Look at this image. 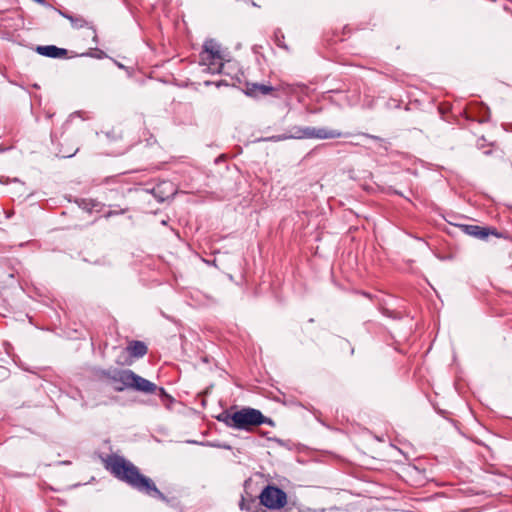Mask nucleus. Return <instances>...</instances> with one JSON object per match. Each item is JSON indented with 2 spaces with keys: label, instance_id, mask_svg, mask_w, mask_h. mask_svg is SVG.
Segmentation results:
<instances>
[{
  "label": "nucleus",
  "instance_id": "obj_1",
  "mask_svg": "<svg viewBox=\"0 0 512 512\" xmlns=\"http://www.w3.org/2000/svg\"><path fill=\"white\" fill-rule=\"evenodd\" d=\"M102 461L104 468L117 480L143 495L164 502L177 512L185 511L186 507L178 496L161 492L152 478L143 474L139 467L124 456L110 454L106 458H102Z\"/></svg>",
  "mask_w": 512,
  "mask_h": 512
},
{
  "label": "nucleus",
  "instance_id": "obj_2",
  "mask_svg": "<svg viewBox=\"0 0 512 512\" xmlns=\"http://www.w3.org/2000/svg\"><path fill=\"white\" fill-rule=\"evenodd\" d=\"M96 136L100 144L106 146L108 153L111 155L123 154L136 145H143L144 148L153 151L163 148L150 130H142L137 141H133V138L130 139L128 135L124 134L123 130H100L96 131Z\"/></svg>",
  "mask_w": 512,
  "mask_h": 512
},
{
  "label": "nucleus",
  "instance_id": "obj_3",
  "mask_svg": "<svg viewBox=\"0 0 512 512\" xmlns=\"http://www.w3.org/2000/svg\"><path fill=\"white\" fill-rule=\"evenodd\" d=\"M350 136H354L357 139L355 142L351 141V144L361 145L379 153H381V151H388L390 146V142L387 139L367 133L352 135L350 132L341 130H296L294 134L290 133V139H334L347 138Z\"/></svg>",
  "mask_w": 512,
  "mask_h": 512
},
{
  "label": "nucleus",
  "instance_id": "obj_4",
  "mask_svg": "<svg viewBox=\"0 0 512 512\" xmlns=\"http://www.w3.org/2000/svg\"><path fill=\"white\" fill-rule=\"evenodd\" d=\"M214 417L229 428L252 431L257 427L259 410L252 407L238 408V406L233 405Z\"/></svg>",
  "mask_w": 512,
  "mask_h": 512
},
{
  "label": "nucleus",
  "instance_id": "obj_5",
  "mask_svg": "<svg viewBox=\"0 0 512 512\" xmlns=\"http://www.w3.org/2000/svg\"><path fill=\"white\" fill-rule=\"evenodd\" d=\"M266 482L257 496L259 503L254 512H287L288 494L276 484Z\"/></svg>",
  "mask_w": 512,
  "mask_h": 512
},
{
  "label": "nucleus",
  "instance_id": "obj_6",
  "mask_svg": "<svg viewBox=\"0 0 512 512\" xmlns=\"http://www.w3.org/2000/svg\"><path fill=\"white\" fill-rule=\"evenodd\" d=\"M92 374L100 380L106 379L114 383L113 389L116 392H123L125 390L133 391L139 377V374L131 369L120 368L104 369L94 367Z\"/></svg>",
  "mask_w": 512,
  "mask_h": 512
},
{
  "label": "nucleus",
  "instance_id": "obj_7",
  "mask_svg": "<svg viewBox=\"0 0 512 512\" xmlns=\"http://www.w3.org/2000/svg\"><path fill=\"white\" fill-rule=\"evenodd\" d=\"M50 139L56 156L60 158L73 157L79 150L78 141L71 130H51Z\"/></svg>",
  "mask_w": 512,
  "mask_h": 512
},
{
  "label": "nucleus",
  "instance_id": "obj_8",
  "mask_svg": "<svg viewBox=\"0 0 512 512\" xmlns=\"http://www.w3.org/2000/svg\"><path fill=\"white\" fill-rule=\"evenodd\" d=\"M200 64L207 66L210 73H221L223 68V56L220 45L214 39H208L203 44L199 54Z\"/></svg>",
  "mask_w": 512,
  "mask_h": 512
},
{
  "label": "nucleus",
  "instance_id": "obj_9",
  "mask_svg": "<svg viewBox=\"0 0 512 512\" xmlns=\"http://www.w3.org/2000/svg\"><path fill=\"white\" fill-rule=\"evenodd\" d=\"M133 392H137L142 395L157 396L161 404L168 410H172V407L176 402V399L171 394H169L164 387L158 386L154 382L142 377L141 375L138 377Z\"/></svg>",
  "mask_w": 512,
  "mask_h": 512
},
{
  "label": "nucleus",
  "instance_id": "obj_10",
  "mask_svg": "<svg viewBox=\"0 0 512 512\" xmlns=\"http://www.w3.org/2000/svg\"><path fill=\"white\" fill-rule=\"evenodd\" d=\"M464 234L482 241H488L490 236L503 238L512 241L511 236L506 231H499L494 226H480L476 224H458L456 225Z\"/></svg>",
  "mask_w": 512,
  "mask_h": 512
},
{
  "label": "nucleus",
  "instance_id": "obj_11",
  "mask_svg": "<svg viewBox=\"0 0 512 512\" xmlns=\"http://www.w3.org/2000/svg\"><path fill=\"white\" fill-rule=\"evenodd\" d=\"M113 195L120 196V199L123 200L124 199V189L122 187L117 188V189H109L105 193V202H102V205H103V208L106 206L109 208V210L103 214V217H105L106 219L113 217V216L125 214L126 212L129 211V207L126 204L121 203V202L110 201L109 196H113Z\"/></svg>",
  "mask_w": 512,
  "mask_h": 512
},
{
  "label": "nucleus",
  "instance_id": "obj_12",
  "mask_svg": "<svg viewBox=\"0 0 512 512\" xmlns=\"http://www.w3.org/2000/svg\"><path fill=\"white\" fill-rule=\"evenodd\" d=\"M149 192L159 203L173 200L176 193L173 184L169 181H162L156 184Z\"/></svg>",
  "mask_w": 512,
  "mask_h": 512
},
{
  "label": "nucleus",
  "instance_id": "obj_13",
  "mask_svg": "<svg viewBox=\"0 0 512 512\" xmlns=\"http://www.w3.org/2000/svg\"><path fill=\"white\" fill-rule=\"evenodd\" d=\"M59 13L62 17L66 18L67 20L70 21L73 28L81 29V28L87 27V28L91 29L94 32L93 40L95 42H97L96 29H95V26L91 22L87 21L81 15H74V14H70L66 11H61V10L59 11Z\"/></svg>",
  "mask_w": 512,
  "mask_h": 512
},
{
  "label": "nucleus",
  "instance_id": "obj_14",
  "mask_svg": "<svg viewBox=\"0 0 512 512\" xmlns=\"http://www.w3.org/2000/svg\"><path fill=\"white\" fill-rule=\"evenodd\" d=\"M69 202H74L83 211L91 213L92 211L101 212L103 210L102 202L91 198H79L69 196Z\"/></svg>",
  "mask_w": 512,
  "mask_h": 512
},
{
  "label": "nucleus",
  "instance_id": "obj_15",
  "mask_svg": "<svg viewBox=\"0 0 512 512\" xmlns=\"http://www.w3.org/2000/svg\"><path fill=\"white\" fill-rule=\"evenodd\" d=\"M124 353H130V357L139 360L148 353V345L141 340H128Z\"/></svg>",
  "mask_w": 512,
  "mask_h": 512
},
{
  "label": "nucleus",
  "instance_id": "obj_16",
  "mask_svg": "<svg viewBox=\"0 0 512 512\" xmlns=\"http://www.w3.org/2000/svg\"><path fill=\"white\" fill-rule=\"evenodd\" d=\"M267 479L265 478V475L261 472H256L252 477L247 478L243 483V490L244 492H251L253 494H257V492H260V489L266 482Z\"/></svg>",
  "mask_w": 512,
  "mask_h": 512
},
{
  "label": "nucleus",
  "instance_id": "obj_17",
  "mask_svg": "<svg viewBox=\"0 0 512 512\" xmlns=\"http://www.w3.org/2000/svg\"><path fill=\"white\" fill-rule=\"evenodd\" d=\"M36 52L49 58H64L68 54L67 49L59 48L55 45L37 46Z\"/></svg>",
  "mask_w": 512,
  "mask_h": 512
},
{
  "label": "nucleus",
  "instance_id": "obj_18",
  "mask_svg": "<svg viewBox=\"0 0 512 512\" xmlns=\"http://www.w3.org/2000/svg\"><path fill=\"white\" fill-rule=\"evenodd\" d=\"M476 136H477L476 147L479 150H482L483 154H485L487 156L491 155L493 148L497 147V142L495 140L488 139L483 135H481V136L476 135Z\"/></svg>",
  "mask_w": 512,
  "mask_h": 512
},
{
  "label": "nucleus",
  "instance_id": "obj_19",
  "mask_svg": "<svg viewBox=\"0 0 512 512\" xmlns=\"http://www.w3.org/2000/svg\"><path fill=\"white\" fill-rule=\"evenodd\" d=\"M258 494H253L249 491L241 494L240 501L238 503L240 510L242 511H251L252 504L256 502L258 499Z\"/></svg>",
  "mask_w": 512,
  "mask_h": 512
},
{
  "label": "nucleus",
  "instance_id": "obj_20",
  "mask_svg": "<svg viewBox=\"0 0 512 512\" xmlns=\"http://www.w3.org/2000/svg\"><path fill=\"white\" fill-rule=\"evenodd\" d=\"M273 90V87L265 84L254 83L251 86H247L246 94L249 96L267 95Z\"/></svg>",
  "mask_w": 512,
  "mask_h": 512
},
{
  "label": "nucleus",
  "instance_id": "obj_21",
  "mask_svg": "<svg viewBox=\"0 0 512 512\" xmlns=\"http://www.w3.org/2000/svg\"><path fill=\"white\" fill-rule=\"evenodd\" d=\"M272 41L279 48L284 49V50L287 49V45L285 43V35L280 28L274 29L273 35H272Z\"/></svg>",
  "mask_w": 512,
  "mask_h": 512
},
{
  "label": "nucleus",
  "instance_id": "obj_22",
  "mask_svg": "<svg viewBox=\"0 0 512 512\" xmlns=\"http://www.w3.org/2000/svg\"><path fill=\"white\" fill-rule=\"evenodd\" d=\"M188 443L192 444H200L202 446L214 447L219 449L231 450L232 446L225 442H220L218 440L215 441H205V442H197V441H188Z\"/></svg>",
  "mask_w": 512,
  "mask_h": 512
},
{
  "label": "nucleus",
  "instance_id": "obj_23",
  "mask_svg": "<svg viewBox=\"0 0 512 512\" xmlns=\"http://www.w3.org/2000/svg\"><path fill=\"white\" fill-rule=\"evenodd\" d=\"M137 359L130 357V353H124L122 351L121 355L116 360V363L120 366H131Z\"/></svg>",
  "mask_w": 512,
  "mask_h": 512
},
{
  "label": "nucleus",
  "instance_id": "obj_24",
  "mask_svg": "<svg viewBox=\"0 0 512 512\" xmlns=\"http://www.w3.org/2000/svg\"><path fill=\"white\" fill-rule=\"evenodd\" d=\"M285 139H288V135L286 133H284L282 135H277V136L258 137V138H255L252 142L280 141V140H285Z\"/></svg>",
  "mask_w": 512,
  "mask_h": 512
},
{
  "label": "nucleus",
  "instance_id": "obj_25",
  "mask_svg": "<svg viewBox=\"0 0 512 512\" xmlns=\"http://www.w3.org/2000/svg\"><path fill=\"white\" fill-rule=\"evenodd\" d=\"M266 424L269 426H275V422L272 418L265 416L260 410H259V417L257 422V427H260L261 425Z\"/></svg>",
  "mask_w": 512,
  "mask_h": 512
},
{
  "label": "nucleus",
  "instance_id": "obj_26",
  "mask_svg": "<svg viewBox=\"0 0 512 512\" xmlns=\"http://www.w3.org/2000/svg\"><path fill=\"white\" fill-rule=\"evenodd\" d=\"M138 403L152 408H158L160 405V403L155 398L141 399L138 401Z\"/></svg>",
  "mask_w": 512,
  "mask_h": 512
},
{
  "label": "nucleus",
  "instance_id": "obj_27",
  "mask_svg": "<svg viewBox=\"0 0 512 512\" xmlns=\"http://www.w3.org/2000/svg\"><path fill=\"white\" fill-rule=\"evenodd\" d=\"M290 512H315V510H312L310 508L301 509L296 502H292L290 500Z\"/></svg>",
  "mask_w": 512,
  "mask_h": 512
},
{
  "label": "nucleus",
  "instance_id": "obj_28",
  "mask_svg": "<svg viewBox=\"0 0 512 512\" xmlns=\"http://www.w3.org/2000/svg\"><path fill=\"white\" fill-rule=\"evenodd\" d=\"M10 375V370L4 366H0V381L8 378Z\"/></svg>",
  "mask_w": 512,
  "mask_h": 512
},
{
  "label": "nucleus",
  "instance_id": "obj_29",
  "mask_svg": "<svg viewBox=\"0 0 512 512\" xmlns=\"http://www.w3.org/2000/svg\"><path fill=\"white\" fill-rule=\"evenodd\" d=\"M109 199H110V201H112V202H121V203H123V202H124V199H123V200H121V199H120V196H117V195L109 196Z\"/></svg>",
  "mask_w": 512,
  "mask_h": 512
},
{
  "label": "nucleus",
  "instance_id": "obj_30",
  "mask_svg": "<svg viewBox=\"0 0 512 512\" xmlns=\"http://www.w3.org/2000/svg\"><path fill=\"white\" fill-rule=\"evenodd\" d=\"M282 396H283V399L278 398L277 401L282 402L284 405H286L287 404L286 395L284 393H282Z\"/></svg>",
  "mask_w": 512,
  "mask_h": 512
},
{
  "label": "nucleus",
  "instance_id": "obj_31",
  "mask_svg": "<svg viewBox=\"0 0 512 512\" xmlns=\"http://www.w3.org/2000/svg\"><path fill=\"white\" fill-rule=\"evenodd\" d=\"M361 294L369 299H372V295L368 292L362 291Z\"/></svg>",
  "mask_w": 512,
  "mask_h": 512
},
{
  "label": "nucleus",
  "instance_id": "obj_32",
  "mask_svg": "<svg viewBox=\"0 0 512 512\" xmlns=\"http://www.w3.org/2000/svg\"><path fill=\"white\" fill-rule=\"evenodd\" d=\"M6 150H7V148L0 146V152H4Z\"/></svg>",
  "mask_w": 512,
  "mask_h": 512
},
{
  "label": "nucleus",
  "instance_id": "obj_33",
  "mask_svg": "<svg viewBox=\"0 0 512 512\" xmlns=\"http://www.w3.org/2000/svg\"><path fill=\"white\" fill-rule=\"evenodd\" d=\"M283 226H284V221H281L280 223V228L283 230Z\"/></svg>",
  "mask_w": 512,
  "mask_h": 512
},
{
  "label": "nucleus",
  "instance_id": "obj_34",
  "mask_svg": "<svg viewBox=\"0 0 512 512\" xmlns=\"http://www.w3.org/2000/svg\"><path fill=\"white\" fill-rule=\"evenodd\" d=\"M202 360H203L204 362H208V358H207V356L203 357V358H202Z\"/></svg>",
  "mask_w": 512,
  "mask_h": 512
},
{
  "label": "nucleus",
  "instance_id": "obj_35",
  "mask_svg": "<svg viewBox=\"0 0 512 512\" xmlns=\"http://www.w3.org/2000/svg\"><path fill=\"white\" fill-rule=\"evenodd\" d=\"M59 504H64L65 501L58 499Z\"/></svg>",
  "mask_w": 512,
  "mask_h": 512
},
{
  "label": "nucleus",
  "instance_id": "obj_36",
  "mask_svg": "<svg viewBox=\"0 0 512 512\" xmlns=\"http://www.w3.org/2000/svg\"><path fill=\"white\" fill-rule=\"evenodd\" d=\"M202 406H206V400L202 401Z\"/></svg>",
  "mask_w": 512,
  "mask_h": 512
},
{
  "label": "nucleus",
  "instance_id": "obj_37",
  "mask_svg": "<svg viewBox=\"0 0 512 512\" xmlns=\"http://www.w3.org/2000/svg\"><path fill=\"white\" fill-rule=\"evenodd\" d=\"M278 441L280 442V444L285 445L284 441H282V440H278Z\"/></svg>",
  "mask_w": 512,
  "mask_h": 512
}]
</instances>
